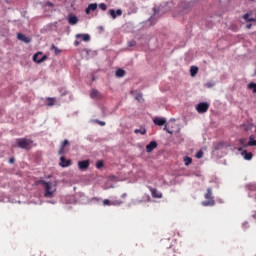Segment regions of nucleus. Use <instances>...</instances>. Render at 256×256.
<instances>
[{
  "label": "nucleus",
  "mask_w": 256,
  "mask_h": 256,
  "mask_svg": "<svg viewBox=\"0 0 256 256\" xmlns=\"http://www.w3.org/2000/svg\"><path fill=\"white\" fill-rule=\"evenodd\" d=\"M239 143L242 145V147H249V143H247L246 138H241Z\"/></svg>",
  "instance_id": "23"
},
{
  "label": "nucleus",
  "mask_w": 256,
  "mask_h": 256,
  "mask_svg": "<svg viewBox=\"0 0 256 256\" xmlns=\"http://www.w3.org/2000/svg\"><path fill=\"white\" fill-rule=\"evenodd\" d=\"M122 199H125V197H127V193H124V194H122Z\"/></svg>",
  "instance_id": "44"
},
{
  "label": "nucleus",
  "mask_w": 256,
  "mask_h": 256,
  "mask_svg": "<svg viewBox=\"0 0 256 256\" xmlns=\"http://www.w3.org/2000/svg\"><path fill=\"white\" fill-rule=\"evenodd\" d=\"M135 99H136V101H139V103H141V100L143 99V95L138 94V95H136Z\"/></svg>",
  "instance_id": "35"
},
{
  "label": "nucleus",
  "mask_w": 256,
  "mask_h": 256,
  "mask_svg": "<svg viewBox=\"0 0 256 256\" xmlns=\"http://www.w3.org/2000/svg\"><path fill=\"white\" fill-rule=\"evenodd\" d=\"M248 89L252 90L253 93H256V83L251 82L250 84H248Z\"/></svg>",
  "instance_id": "24"
},
{
  "label": "nucleus",
  "mask_w": 256,
  "mask_h": 256,
  "mask_svg": "<svg viewBox=\"0 0 256 256\" xmlns=\"http://www.w3.org/2000/svg\"><path fill=\"white\" fill-rule=\"evenodd\" d=\"M74 45H75V47H78L79 41H75V42H74Z\"/></svg>",
  "instance_id": "43"
},
{
  "label": "nucleus",
  "mask_w": 256,
  "mask_h": 256,
  "mask_svg": "<svg viewBox=\"0 0 256 256\" xmlns=\"http://www.w3.org/2000/svg\"><path fill=\"white\" fill-rule=\"evenodd\" d=\"M248 147H256V140L253 135L249 137Z\"/></svg>",
  "instance_id": "18"
},
{
  "label": "nucleus",
  "mask_w": 256,
  "mask_h": 256,
  "mask_svg": "<svg viewBox=\"0 0 256 256\" xmlns=\"http://www.w3.org/2000/svg\"><path fill=\"white\" fill-rule=\"evenodd\" d=\"M191 163H193V159L191 157L189 156L184 157V165H186V167H189Z\"/></svg>",
  "instance_id": "20"
},
{
  "label": "nucleus",
  "mask_w": 256,
  "mask_h": 256,
  "mask_svg": "<svg viewBox=\"0 0 256 256\" xmlns=\"http://www.w3.org/2000/svg\"><path fill=\"white\" fill-rule=\"evenodd\" d=\"M99 8H100L102 11H107V4L101 3V4H99Z\"/></svg>",
  "instance_id": "30"
},
{
  "label": "nucleus",
  "mask_w": 256,
  "mask_h": 256,
  "mask_svg": "<svg viewBox=\"0 0 256 256\" xmlns=\"http://www.w3.org/2000/svg\"><path fill=\"white\" fill-rule=\"evenodd\" d=\"M247 17H249V14H245V15L243 16L244 19H247Z\"/></svg>",
  "instance_id": "45"
},
{
  "label": "nucleus",
  "mask_w": 256,
  "mask_h": 256,
  "mask_svg": "<svg viewBox=\"0 0 256 256\" xmlns=\"http://www.w3.org/2000/svg\"><path fill=\"white\" fill-rule=\"evenodd\" d=\"M199 73V68L197 66H191L190 68V75L191 77H195Z\"/></svg>",
  "instance_id": "16"
},
{
  "label": "nucleus",
  "mask_w": 256,
  "mask_h": 256,
  "mask_svg": "<svg viewBox=\"0 0 256 256\" xmlns=\"http://www.w3.org/2000/svg\"><path fill=\"white\" fill-rule=\"evenodd\" d=\"M44 188V197L46 199H53L55 197V193H57V182L40 180L38 182Z\"/></svg>",
  "instance_id": "1"
},
{
  "label": "nucleus",
  "mask_w": 256,
  "mask_h": 256,
  "mask_svg": "<svg viewBox=\"0 0 256 256\" xmlns=\"http://www.w3.org/2000/svg\"><path fill=\"white\" fill-rule=\"evenodd\" d=\"M89 165H90L89 160L79 161L78 162V169H80V171H87V169H89Z\"/></svg>",
  "instance_id": "7"
},
{
  "label": "nucleus",
  "mask_w": 256,
  "mask_h": 256,
  "mask_svg": "<svg viewBox=\"0 0 256 256\" xmlns=\"http://www.w3.org/2000/svg\"><path fill=\"white\" fill-rule=\"evenodd\" d=\"M16 147L19 149H25L26 151H31L33 147V140L28 138H17Z\"/></svg>",
  "instance_id": "2"
},
{
  "label": "nucleus",
  "mask_w": 256,
  "mask_h": 256,
  "mask_svg": "<svg viewBox=\"0 0 256 256\" xmlns=\"http://www.w3.org/2000/svg\"><path fill=\"white\" fill-rule=\"evenodd\" d=\"M46 5H47V7H53V3H51V2H46Z\"/></svg>",
  "instance_id": "40"
},
{
  "label": "nucleus",
  "mask_w": 256,
  "mask_h": 256,
  "mask_svg": "<svg viewBox=\"0 0 256 256\" xmlns=\"http://www.w3.org/2000/svg\"><path fill=\"white\" fill-rule=\"evenodd\" d=\"M69 145V140H64L61 144V147L66 148Z\"/></svg>",
  "instance_id": "33"
},
{
  "label": "nucleus",
  "mask_w": 256,
  "mask_h": 256,
  "mask_svg": "<svg viewBox=\"0 0 256 256\" xmlns=\"http://www.w3.org/2000/svg\"><path fill=\"white\" fill-rule=\"evenodd\" d=\"M33 61L35 63H43L44 61H47V55H43V53L38 52L34 54Z\"/></svg>",
  "instance_id": "5"
},
{
  "label": "nucleus",
  "mask_w": 256,
  "mask_h": 256,
  "mask_svg": "<svg viewBox=\"0 0 256 256\" xmlns=\"http://www.w3.org/2000/svg\"><path fill=\"white\" fill-rule=\"evenodd\" d=\"M103 165H104L103 161H102V160H99V161H97V163H96V168L102 169Z\"/></svg>",
  "instance_id": "28"
},
{
  "label": "nucleus",
  "mask_w": 256,
  "mask_h": 256,
  "mask_svg": "<svg viewBox=\"0 0 256 256\" xmlns=\"http://www.w3.org/2000/svg\"><path fill=\"white\" fill-rule=\"evenodd\" d=\"M96 123H98V125H101V127H105V122L103 121L97 120Z\"/></svg>",
  "instance_id": "38"
},
{
  "label": "nucleus",
  "mask_w": 256,
  "mask_h": 256,
  "mask_svg": "<svg viewBox=\"0 0 256 256\" xmlns=\"http://www.w3.org/2000/svg\"><path fill=\"white\" fill-rule=\"evenodd\" d=\"M155 149H157L156 141H151L148 145H146V153H151Z\"/></svg>",
  "instance_id": "8"
},
{
  "label": "nucleus",
  "mask_w": 256,
  "mask_h": 256,
  "mask_svg": "<svg viewBox=\"0 0 256 256\" xmlns=\"http://www.w3.org/2000/svg\"><path fill=\"white\" fill-rule=\"evenodd\" d=\"M238 151H243V148H238Z\"/></svg>",
  "instance_id": "46"
},
{
  "label": "nucleus",
  "mask_w": 256,
  "mask_h": 256,
  "mask_svg": "<svg viewBox=\"0 0 256 256\" xmlns=\"http://www.w3.org/2000/svg\"><path fill=\"white\" fill-rule=\"evenodd\" d=\"M116 77H125V70L123 69H118L116 71Z\"/></svg>",
  "instance_id": "22"
},
{
  "label": "nucleus",
  "mask_w": 256,
  "mask_h": 256,
  "mask_svg": "<svg viewBox=\"0 0 256 256\" xmlns=\"http://www.w3.org/2000/svg\"><path fill=\"white\" fill-rule=\"evenodd\" d=\"M163 129H164V131H167V133H171V131H169V129H167V124H165Z\"/></svg>",
  "instance_id": "39"
},
{
  "label": "nucleus",
  "mask_w": 256,
  "mask_h": 256,
  "mask_svg": "<svg viewBox=\"0 0 256 256\" xmlns=\"http://www.w3.org/2000/svg\"><path fill=\"white\" fill-rule=\"evenodd\" d=\"M134 133L139 134L140 135H146L147 134V129H145V127H140V129H135Z\"/></svg>",
  "instance_id": "19"
},
{
  "label": "nucleus",
  "mask_w": 256,
  "mask_h": 256,
  "mask_svg": "<svg viewBox=\"0 0 256 256\" xmlns=\"http://www.w3.org/2000/svg\"><path fill=\"white\" fill-rule=\"evenodd\" d=\"M77 21H79L77 16H70L69 19H68V23L70 25H77Z\"/></svg>",
  "instance_id": "17"
},
{
  "label": "nucleus",
  "mask_w": 256,
  "mask_h": 256,
  "mask_svg": "<svg viewBox=\"0 0 256 256\" xmlns=\"http://www.w3.org/2000/svg\"><path fill=\"white\" fill-rule=\"evenodd\" d=\"M123 15V11L121 10V9H118L117 11H116V17L118 16V17H121Z\"/></svg>",
  "instance_id": "37"
},
{
  "label": "nucleus",
  "mask_w": 256,
  "mask_h": 256,
  "mask_svg": "<svg viewBox=\"0 0 256 256\" xmlns=\"http://www.w3.org/2000/svg\"><path fill=\"white\" fill-rule=\"evenodd\" d=\"M109 13H110L112 19H117V14H116L115 10L110 9V10H109Z\"/></svg>",
  "instance_id": "26"
},
{
  "label": "nucleus",
  "mask_w": 256,
  "mask_h": 256,
  "mask_svg": "<svg viewBox=\"0 0 256 256\" xmlns=\"http://www.w3.org/2000/svg\"><path fill=\"white\" fill-rule=\"evenodd\" d=\"M103 205H108V206L113 205V201H111L109 199H104L103 200Z\"/></svg>",
  "instance_id": "29"
},
{
  "label": "nucleus",
  "mask_w": 256,
  "mask_h": 256,
  "mask_svg": "<svg viewBox=\"0 0 256 256\" xmlns=\"http://www.w3.org/2000/svg\"><path fill=\"white\" fill-rule=\"evenodd\" d=\"M205 199L208 201H203L202 205L204 207H213L215 205V198L213 197V189L212 188H207V192L204 195Z\"/></svg>",
  "instance_id": "3"
},
{
  "label": "nucleus",
  "mask_w": 256,
  "mask_h": 256,
  "mask_svg": "<svg viewBox=\"0 0 256 256\" xmlns=\"http://www.w3.org/2000/svg\"><path fill=\"white\" fill-rule=\"evenodd\" d=\"M205 87H207L208 89H211V87H215V83L207 82V83L205 84Z\"/></svg>",
  "instance_id": "32"
},
{
  "label": "nucleus",
  "mask_w": 256,
  "mask_h": 256,
  "mask_svg": "<svg viewBox=\"0 0 256 256\" xmlns=\"http://www.w3.org/2000/svg\"><path fill=\"white\" fill-rule=\"evenodd\" d=\"M241 155L246 161H251V159H253V153L247 152V150L242 151Z\"/></svg>",
  "instance_id": "14"
},
{
  "label": "nucleus",
  "mask_w": 256,
  "mask_h": 256,
  "mask_svg": "<svg viewBox=\"0 0 256 256\" xmlns=\"http://www.w3.org/2000/svg\"><path fill=\"white\" fill-rule=\"evenodd\" d=\"M71 165V159H65V156L60 157V167H69Z\"/></svg>",
  "instance_id": "11"
},
{
  "label": "nucleus",
  "mask_w": 256,
  "mask_h": 256,
  "mask_svg": "<svg viewBox=\"0 0 256 256\" xmlns=\"http://www.w3.org/2000/svg\"><path fill=\"white\" fill-rule=\"evenodd\" d=\"M203 158V150H199L197 153H196V159H202Z\"/></svg>",
  "instance_id": "27"
},
{
  "label": "nucleus",
  "mask_w": 256,
  "mask_h": 256,
  "mask_svg": "<svg viewBox=\"0 0 256 256\" xmlns=\"http://www.w3.org/2000/svg\"><path fill=\"white\" fill-rule=\"evenodd\" d=\"M246 27H247V29H251L252 24H247Z\"/></svg>",
  "instance_id": "42"
},
{
  "label": "nucleus",
  "mask_w": 256,
  "mask_h": 256,
  "mask_svg": "<svg viewBox=\"0 0 256 256\" xmlns=\"http://www.w3.org/2000/svg\"><path fill=\"white\" fill-rule=\"evenodd\" d=\"M148 189L151 192L153 199H161L163 197V193L159 192L156 188L148 187Z\"/></svg>",
  "instance_id": "6"
},
{
  "label": "nucleus",
  "mask_w": 256,
  "mask_h": 256,
  "mask_svg": "<svg viewBox=\"0 0 256 256\" xmlns=\"http://www.w3.org/2000/svg\"><path fill=\"white\" fill-rule=\"evenodd\" d=\"M9 163H15V158H10Z\"/></svg>",
  "instance_id": "41"
},
{
  "label": "nucleus",
  "mask_w": 256,
  "mask_h": 256,
  "mask_svg": "<svg viewBox=\"0 0 256 256\" xmlns=\"http://www.w3.org/2000/svg\"><path fill=\"white\" fill-rule=\"evenodd\" d=\"M51 49H53L55 51L56 55H59V53H61V50H59V48H57V46H55V44H52Z\"/></svg>",
  "instance_id": "25"
},
{
  "label": "nucleus",
  "mask_w": 256,
  "mask_h": 256,
  "mask_svg": "<svg viewBox=\"0 0 256 256\" xmlns=\"http://www.w3.org/2000/svg\"><path fill=\"white\" fill-rule=\"evenodd\" d=\"M196 111H198L199 113H207V111H209V103L200 102L196 106Z\"/></svg>",
  "instance_id": "4"
},
{
  "label": "nucleus",
  "mask_w": 256,
  "mask_h": 256,
  "mask_svg": "<svg viewBox=\"0 0 256 256\" xmlns=\"http://www.w3.org/2000/svg\"><path fill=\"white\" fill-rule=\"evenodd\" d=\"M90 97L91 99H103V95L97 89L91 91Z\"/></svg>",
  "instance_id": "9"
},
{
  "label": "nucleus",
  "mask_w": 256,
  "mask_h": 256,
  "mask_svg": "<svg viewBox=\"0 0 256 256\" xmlns=\"http://www.w3.org/2000/svg\"><path fill=\"white\" fill-rule=\"evenodd\" d=\"M17 39L19 41H23V43H31V38L25 36L24 34L22 33H18L17 34Z\"/></svg>",
  "instance_id": "12"
},
{
  "label": "nucleus",
  "mask_w": 256,
  "mask_h": 256,
  "mask_svg": "<svg viewBox=\"0 0 256 256\" xmlns=\"http://www.w3.org/2000/svg\"><path fill=\"white\" fill-rule=\"evenodd\" d=\"M137 45V42L135 40H131L128 42V47H135Z\"/></svg>",
  "instance_id": "31"
},
{
  "label": "nucleus",
  "mask_w": 256,
  "mask_h": 256,
  "mask_svg": "<svg viewBox=\"0 0 256 256\" xmlns=\"http://www.w3.org/2000/svg\"><path fill=\"white\" fill-rule=\"evenodd\" d=\"M46 105L48 107H53V105H55V98H47V103Z\"/></svg>",
  "instance_id": "21"
},
{
  "label": "nucleus",
  "mask_w": 256,
  "mask_h": 256,
  "mask_svg": "<svg viewBox=\"0 0 256 256\" xmlns=\"http://www.w3.org/2000/svg\"><path fill=\"white\" fill-rule=\"evenodd\" d=\"M123 201L121 200H114L112 201V205H122Z\"/></svg>",
  "instance_id": "34"
},
{
  "label": "nucleus",
  "mask_w": 256,
  "mask_h": 256,
  "mask_svg": "<svg viewBox=\"0 0 256 256\" xmlns=\"http://www.w3.org/2000/svg\"><path fill=\"white\" fill-rule=\"evenodd\" d=\"M76 39H82V41H91V36L89 34H77Z\"/></svg>",
  "instance_id": "15"
},
{
  "label": "nucleus",
  "mask_w": 256,
  "mask_h": 256,
  "mask_svg": "<svg viewBox=\"0 0 256 256\" xmlns=\"http://www.w3.org/2000/svg\"><path fill=\"white\" fill-rule=\"evenodd\" d=\"M58 153H59V155H65V153H66L65 148H63V146H61Z\"/></svg>",
  "instance_id": "36"
},
{
  "label": "nucleus",
  "mask_w": 256,
  "mask_h": 256,
  "mask_svg": "<svg viewBox=\"0 0 256 256\" xmlns=\"http://www.w3.org/2000/svg\"><path fill=\"white\" fill-rule=\"evenodd\" d=\"M91 11H97V3H92L88 5V7L85 10L86 15H89Z\"/></svg>",
  "instance_id": "13"
},
{
  "label": "nucleus",
  "mask_w": 256,
  "mask_h": 256,
  "mask_svg": "<svg viewBox=\"0 0 256 256\" xmlns=\"http://www.w3.org/2000/svg\"><path fill=\"white\" fill-rule=\"evenodd\" d=\"M153 123L156 124L158 127H162V125H165V123H167V120L165 118L155 117L153 119Z\"/></svg>",
  "instance_id": "10"
}]
</instances>
